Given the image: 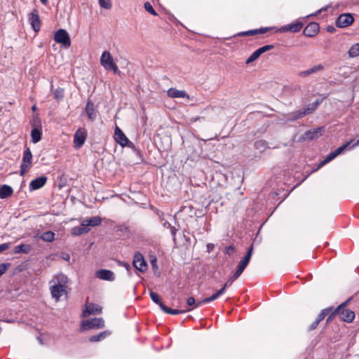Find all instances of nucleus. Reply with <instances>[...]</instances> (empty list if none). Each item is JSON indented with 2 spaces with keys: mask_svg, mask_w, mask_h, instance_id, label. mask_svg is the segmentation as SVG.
Returning a JSON list of instances; mask_svg holds the SVG:
<instances>
[{
  "mask_svg": "<svg viewBox=\"0 0 359 359\" xmlns=\"http://www.w3.org/2000/svg\"><path fill=\"white\" fill-rule=\"evenodd\" d=\"M100 63L107 71H113L115 74H120L118 66L114 62L112 56L108 51H104L101 55Z\"/></svg>",
  "mask_w": 359,
  "mask_h": 359,
  "instance_id": "nucleus-1",
  "label": "nucleus"
},
{
  "mask_svg": "<svg viewBox=\"0 0 359 359\" xmlns=\"http://www.w3.org/2000/svg\"><path fill=\"white\" fill-rule=\"evenodd\" d=\"M104 327V320L102 318H94L83 320L80 326V332L84 330L100 329Z\"/></svg>",
  "mask_w": 359,
  "mask_h": 359,
  "instance_id": "nucleus-2",
  "label": "nucleus"
},
{
  "mask_svg": "<svg viewBox=\"0 0 359 359\" xmlns=\"http://www.w3.org/2000/svg\"><path fill=\"white\" fill-rule=\"evenodd\" d=\"M32 164V154L29 148H26L23 152L22 163L20 164V174L25 175L29 170Z\"/></svg>",
  "mask_w": 359,
  "mask_h": 359,
  "instance_id": "nucleus-3",
  "label": "nucleus"
},
{
  "mask_svg": "<svg viewBox=\"0 0 359 359\" xmlns=\"http://www.w3.org/2000/svg\"><path fill=\"white\" fill-rule=\"evenodd\" d=\"M54 40L62 45L65 48H69L71 39L69 33L64 29H59L55 32Z\"/></svg>",
  "mask_w": 359,
  "mask_h": 359,
  "instance_id": "nucleus-4",
  "label": "nucleus"
},
{
  "mask_svg": "<svg viewBox=\"0 0 359 359\" xmlns=\"http://www.w3.org/2000/svg\"><path fill=\"white\" fill-rule=\"evenodd\" d=\"M304 23L302 19L299 18L293 21L292 23L282 26L280 27L277 32L280 33L284 32H291V33H297L300 32V30L303 28Z\"/></svg>",
  "mask_w": 359,
  "mask_h": 359,
  "instance_id": "nucleus-5",
  "label": "nucleus"
},
{
  "mask_svg": "<svg viewBox=\"0 0 359 359\" xmlns=\"http://www.w3.org/2000/svg\"><path fill=\"white\" fill-rule=\"evenodd\" d=\"M354 22V17L352 13H346L339 15L336 20L335 25L337 27L345 28L351 25Z\"/></svg>",
  "mask_w": 359,
  "mask_h": 359,
  "instance_id": "nucleus-6",
  "label": "nucleus"
},
{
  "mask_svg": "<svg viewBox=\"0 0 359 359\" xmlns=\"http://www.w3.org/2000/svg\"><path fill=\"white\" fill-rule=\"evenodd\" d=\"M87 138V131L84 128H79L74 135V147L80 149L85 143Z\"/></svg>",
  "mask_w": 359,
  "mask_h": 359,
  "instance_id": "nucleus-7",
  "label": "nucleus"
},
{
  "mask_svg": "<svg viewBox=\"0 0 359 359\" xmlns=\"http://www.w3.org/2000/svg\"><path fill=\"white\" fill-rule=\"evenodd\" d=\"M133 266L142 273H144L147 270V264L141 252H136L135 253L133 260Z\"/></svg>",
  "mask_w": 359,
  "mask_h": 359,
  "instance_id": "nucleus-8",
  "label": "nucleus"
},
{
  "mask_svg": "<svg viewBox=\"0 0 359 359\" xmlns=\"http://www.w3.org/2000/svg\"><path fill=\"white\" fill-rule=\"evenodd\" d=\"M325 132V126L318 127L316 128L306 131L301 137L302 140L311 141L316 140L323 135Z\"/></svg>",
  "mask_w": 359,
  "mask_h": 359,
  "instance_id": "nucleus-9",
  "label": "nucleus"
},
{
  "mask_svg": "<svg viewBox=\"0 0 359 359\" xmlns=\"http://www.w3.org/2000/svg\"><path fill=\"white\" fill-rule=\"evenodd\" d=\"M28 20L34 31L35 32H38L41 29V20L38 9H33V11L28 15Z\"/></svg>",
  "mask_w": 359,
  "mask_h": 359,
  "instance_id": "nucleus-10",
  "label": "nucleus"
},
{
  "mask_svg": "<svg viewBox=\"0 0 359 359\" xmlns=\"http://www.w3.org/2000/svg\"><path fill=\"white\" fill-rule=\"evenodd\" d=\"M274 47L275 46L273 44L265 45L264 46L260 47L259 48L257 49L252 53V55L246 60L245 63L248 65L254 62L255 60L258 59L262 54L268 50H272Z\"/></svg>",
  "mask_w": 359,
  "mask_h": 359,
  "instance_id": "nucleus-11",
  "label": "nucleus"
},
{
  "mask_svg": "<svg viewBox=\"0 0 359 359\" xmlns=\"http://www.w3.org/2000/svg\"><path fill=\"white\" fill-rule=\"evenodd\" d=\"M320 31V25L316 22H309L304 29L303 34L306 37L313 38Z\"/></svg>",
  "mask_w": 359,
  "mask_h": 359,
  "instance_id": "nucleus-12",
  "label": "nucleus"
},
{
  "mask_svg": "<svg viewBox=\"0 0 359 359\" xmlns=\"http://www.w3.org/2000/svg\"><path fill=\"white\" fill-rule=\"evenodd\" d=\"M48 177L45 175L32 180L29 185V191H33L43 187L47 182Z\"/></svg>",
  "mask_w": 359,
  "mask_h": 359,
  "instance_id": "nucleus-13",
  "label": "nucleus"
},
{
  "mask_svg": "<svg viewBox=\"0 0 359 359\" xmlns=\"http://www.w3.org/2000/svg\"><path fill=\"white\" fill-rule=\"evenodd\" d=\"M339 316L342 321L350 323L355 319V314L353 311L344 309L339 312Z\"/></svg>",
  "mask_w": 359,
  "mask_h": 359,
  "instance_id": "nucleus-14",
  "label": "nucleus"
},
{
  "mask_svg": "<svg viewBox=\"0 0 359 359\" xmlns=\"http://www.w3.org/2000/svg\"><path fill=\"white\" fill-rule=\"evenodd\" d=\"M85 111L90 121H94L96 119L97 111L95 108L94 103L90 99L87 101Z\"/></svg>",
  "mask_w": 359,
  "mask_h": 359,
  "instance_id": "nucleus-15",
  "label": "nucleus"
},
{
  "mask_svg": "<svg viewBox=\"0 0 359 359\" xmlns=\"http://www.w3.org/2000/svg\"><path fill=\"white\" fill-rule=\"evenodd\" d=\"M114 138L116 142L123 147H126V144L128 143V138L118 127H116L115 129Z\"/></svg>",
  "mask_w": 359,
  "mask_h": 359,
  "instance_id": "nucleus-16",
  "label": "nucleus"
},
{
  "mask_svg": "<svg viewBox=\"0 0 359 359\" xmlns=\"http://www.w3.org/2000/svg\"><path fill=\"white\" fill-rule=\"evenodd\" d=\"M102 311V308L94 303H90L86 306V309L83 311L82 316L86 317L90 315L100 313Z\"/></svg>",
  "mask_w": 359,
  "mask_h": 359,
  "instance_id": "nucleus-17",
  "label": "nucleus"
},
{
  "mask_svg": "<svg viewBox=\"0 0 359 359\" xmlns=\"http://www.w3.org/2000/svg\"><path fill=\"white\" fill-rule=\"evenodd\" d=\"M97 277L101 280L114 281L115 280L114 273L108 269H100L97 271Z\"/></svg>",
  "mask_w": 359,
  "mask_h": 359,
  "instance_id": "nucleus-18",
  "label": "nucleus"
},
{
  "mask_svg": "<svg viewBox=\"0 0 359 359\" xmlns=\"http://www.w3.org/2000/svg\"><path fill=\"white\" fill-rule=\"evenodd\" d=\"M168 95L170 97H182L187 98L188 100L190 99L189 95L186 93L185 90H177L174 88H170L168 90Z\"/></svg>",
  "mask_w": 359,
  "mask_h": 359,
  "instance_id": "nucleus-19",
  "label": "nucleus"
},
{
  "mask_svg": "<svg viewBox=\"0 0 359 359\" xmlns=\"http://www.w3.org/2000/svg\"><path fill=\"white\" fill-rule=\"evenodd\" d=\"M309 114V112L307 111L306 110V109L297 110L295 111L290 113L288 115L287 120L289 121H294L302 118Z\"/></svg>",
  "mask_w": 359,
  "mask_h": 359,
  "instance_id": "nucleus-20",
  "label": "nucleus"
},
{
  "mask_svg": "<svg viewBox=\"0 0 359 359\" xmlns=\"http://www.w3.org/2000/svg\"><path fill=\"white\" fill-rule=\"evenodd\" d=\"M102 218L100 216L93 217L90 219H83L81 222L82 226H86L87 227L97 226L102 223Z\"/></svg>",
  "mask_w": 359,
  "mask_h": 359,
  "instance_id": "nucleus-21",
  "label": "nucleus"
},
{
  "mask_svg": "<svg viewBox=\"0 0 359 359\" xmlns=\"http://www.w3.org/2000/svg\"><path fill=\"white\" fill-rule=\"evenodd\" d=\"M13 194V189L7 184H0V198L6 199Z\"/></svg>",
  "mask_w": 359,
  "mask_h": 359,
  "instance_id": "nucleus-22",
  "label": "nucleus"
},
{
  "mask_svg": "<svg viewBox=\"0 0 359 359\" xmlns=\"http://www.w3.org/2000/svg\"><path fill=\"white\" fill-rule=\"evenodd\" d=\"M111 334V332L109 330H104L102 332H100L98 334L93 335L88 338V341L90 342L94 343V342H98L100 341H102L107 337H109Z\"/></svg>",
  "mask_w": 359,
  "mask_h": 359,
  "instance_id": "nucleus-23",
  "label": "nucleus"
},
{
  "mask_svg": "<svg viewBox=\"0 0 359 359\" xmlns=\"http://www.w3.org/2000/svg\"><path fill=\"white\" fill-rule=\"evenodd\" d=\"M65 286L62 284L54 285L50 287V292L53 297L59 298L62 295Z\"/></svg>",
  "mask_w": 359,
  "mask_h": 359,
  "instance_id": "nucleus-24",
  "label": "nucleus"
},
{
  "mask_svg": "<svg viewBox=\"0 0 359 359\" xmlns=\"http://www.w3.org/2000/svg\"><path fill=\"white\" fill-rule=\"evenodd\" d=\"M161 310L165 313L171 314V315H178L181 313H184L185 312H189L193 310V308H188L185 310H180V309H173L169 308L166 305L161 306Z\"/></svg>",
  "mask_w": 359,
  "mask_h": 359,
  "instance_id": "nucleus-25",
  "label": "nucleus"
},
{
  "mask_svg": "<svg viewBox=\"0 0 359 359\" xmlns=\"http://www.w3.org/2000/svg\"><path fill=\"white\" fill-rule=\"evenodd\" d=\"M323 69H324V66L323 65L320 64L318 65H315L307 70L301 72L299 73V76H304V77L308 76L312 74L316 73V72L323 70Z\"/></svg>",
  "mask_w": 359,
  "mask_h": 359,
  "instance_id": "nucleus-26",
  "label": "nucleus"
},
{
  "mask_svg": "<svg viewBox=\"0 0 359 359\" xmlns=\"http://www.w3.org/2000/svg\"><path fill=\"white\" fill-rule=\"evenodd\" d=\"M90 231L89 227L86 226H76L72 229V234L74 236H81L83 233H87Z\"/></svg>",
  "mask_w": 359,
  "mask_h": 359,
  "instance_id": "nucleus-27",
  "label": "nucleus"
},
{
  "mask_svg": "<svg viewBox=\"0 0 359 359\" xmlns=\"http://www.w3.org/2000/svg\"><path fill=\"white\" fill-rule=\"evenodd\" d=\"M31 245L22 243L14 248L13 252L15 254L25 253L27 254L32 250Z\"/></svg>",
  "mask_w": 359,
  "mask_h": 359,
  "instance_id": "nucleus-28",
  "label": "nucleus"
},
{
  "mask_svg": "<svg viewBox=\"0 0 359 359\" xmlns=\"http://www.w3.org/2000/svg\"><path fill=\"white\" fill-rule=\"evenodd\" d=\"M32 142L36 144L41 141L42 138V128H32L31 131Z\"/></svg>",
  "mask_w": 359,
  "mask_h": 359,
  "instance_id": "nucleus-29",
  "label": "nucleus"
},
{
  "mask_svg": "<svg viewBox=\"0 0 359 359\" xmlns=\"http://www.w3.org/2000/svg\"><path fill=\"white\" fill-rule=\"evenodd\" d=\"M337 157L334 151H332L330 152L325 159H323V161H321L317 168L313 170V171H316L317 170H318L319 168H320L321 167H323V165H325V164H327V163L330 162L331 161H332L334 158H335Z\"/></svg>",
  "mask_w": 359,
  "mask_h": 359,
  "instance_id": "nucleus-30",
  "label": "nucleus"
},
{
  "mask_svg": "<svg viewBox=\"0 0 359 359\" xmlns=\"http://www.w3.org/2000/svg\"><path fill=\"white\" fill-rule=\"evenodd\" d=\"M29 124L33 128H42L41 121L38 114L32 116V118L29 121Z\"/></svg>",
  "mask_w": 359,
  "mask_h": 359,
  "instance_id": "nucleus-31",
  "label": "nucleus"
},
{
  "mask_svg": "<svg viewBox=\"0 0 359 359\" xmlns=\"http://www.w3.org/2000/svg\"><path fill=\"white\" fill-rule=\"evenodd\" d=\"M149 294L152 302L158 304L161 309L162 306H165V304L161 302V297L156 292H154L152 290H150Z\"/></svg>",
  "mask_w": 359,
  "mask_h": 359,
  "instance_id": "nucleus-32",
  "label": "nucleus"
},
{
  "mask_svg": "<svg viewBox=\"0 0 359 359\" xmlns=\"http://www.w3.org/2000/svg\"><path fill=\"white\" fill-rule=\"evenodd\" d=\"M348 54L352 58L359 56V43L352 45L348 51Z\"/></svg>",
  "mask_w": 359,
  "mask_h": 359,
  "instance_id": "nucleus-33",
  "label": "nucleus"
},
{
  "mask_svg": "<svg viewBox=\"0 0 359 359\" xmlns=\"http://www.w3.org/2000/svg\"><path fill=\"white\" fill-rule=\"evenodd\" d=\"M253 249H254L253 243H252L251 245L248 248L245 256L241 259V261L243 262H244L245 264H246L247 265H248L250 262V259H251V257H252V255L253 253Z\"/></svg>",
  "mask_w": 359,
  "mask_h": 359,
  "instance_id": "nucleus-34",
  "label": "nucleus"
},
{
  "mask_svg": "<svg viewBox=\"0 0 359 359\" xmlns=\"http://www.w3.org/2000/svg\"><path fill=\"white\" fill-rule=\"evenodd\" d=\"M40 238L46 242H52L55 238V233L52 231H47L42 233Z\"/></svg>",
  "mask_w": 359,
  "mask_h": 359,
  "instance_id": "nucleus-35",
  "label": "nucleus"
},
{
  "mask_svg": "<svg viewBox=\"0 0 359 359\" xmlns=\"http://www.w3.org/2000/svg\"><path fill=\"white\" fill-rule=\"evenodd\" d=\"M333 310V306H329L321 310L320 313L318 314L316 320L320 323L322 320L325 319V318L330 313L331 311Z\"/></svg>",
  "mask_w": 359,
  "mask_h": 359,
  "instance_id": "nucleus-36",
  "label": "nucleus"
},
{
  "mask_svg": "<svg viewBox=\"0 0 359 359\" xmlns=\"http://www.w3.org/2000/svg\"><path fill=\"white\" fill-rule=\"evenodd\" d=\"M322 101H323V99L316 100L313 103L309 104V106L306 108H305L306 110L309 112V114H311L321 104Z\"/></svg>",
  "mask_w": 359,
  "mask_h": 359,
  "instance_id": "nucleus-37",
  "label": "nucleus"
},
{
  "mask_svg": "<svg viewBox=\"0 0 359 359\" xmlns=\"http://www.w3.org/2000/svg\"><path fill=\"white\" fill-rule=\"evenodd\" d=\"M247 264L243 262L241 260L238 262V264L236 267V270L234 272L235 276L240 277V276L243 273L245 268L247 267Z\"/></svg>",
  "mask_w": 359,
  "mask_h": 359,
  "instance_id": "nucleus-38",
  "label": "nucleus"
},
{
  "mask_svg": "<svg viewBox=\"0 0 359 359\" xmlns=\"http://www.w3.org/2000/svg\"><path fill=\"white\" fill-rule=\"evenodd\" d=\"M339 311L337 308L334 309L330 311V313L327 315V318H326V325L330 323L334 318L336 316H339Z\"/></svg>",
  "mask_w": 359,
  "mask_h": 359,
  "instance_id": "nucleus-39",
  "label": "nucleus"
},
{
  "mask_svg": "<svg viewBox=\"0 0 359 359\" xmlns=\"http://www.w3.org/2000/svg\"><path fill=\"white\" fill-rule=\"evenodd\" d=\"M53 97L57 100H60L64 97V89L62 88H57L53 92Z\"/></svg>",
  "mask_w": 359,
  "mask_h": 359,
  "instance_id": "nucleus-40",
  "label": "nucleus"
},
{
  "mask_svg": "<svg viewBox=\"0 0 359 359\" xmlns=\"http://www.w3.org/2000/svg\"><path fill=\"white\" fill-rule=\"evenodd\" d=\"M353 141V140H351L349 142H346L345 144H344L343 145L339 147L337 149H335L334 151L336 156H337L339 154H341L351 144V143Z\"/></svg>",
  "mask_w": 359,
  "mask_h": 359,
  "instance_id": "nucleus-41",
  "label": "nucleus"
},
{
  "mask_svg": "<svg viewBox=\"0 0 359 359\" xmlns=\"http://www.w3.org/2000/svg\"><path fill=\"white\" fill-rule=\"evenodd\" d=\"M267 142L263 140H257L255 142V147L257 149L264 150L267 147Z\"/></svg>",
  "mask_w": 359,
  "mask_h": 359,
  "instance_id": "nucleus-42",
  "label": "nucleus"
},
{
  "mask_svg": "<svg viewBox=\"0 0 359 359\" xmlns=\"http://www.w3.org/2000/svg\"><path fill=\"white\" fill-rule=\"evenodd\" d=\"M144 9L149 13L151 15L157 16L158 13L156 12L154 8H153L152 5L150 4V2L147 1L144 4Z\"/></svg>",
  "mask_w": 359,
  "mask_h": 359,
  "instance_id": "nucleus-43",
  "label": "nucleus"
},
{
  "mask_svg": "<svg viewBox=\"0 0 359 359\" xmlns=\"http://www.w3.org/2000/svg\"><path fill=\"white\" fill-rule=\"evenodd\" d=\"M99 5L104 9H110L112 6L111 0H98Z\"/></svg>",
  "mask_w": 359,
  "mask_h": 359,
  "instance_id": "nucleus-44",
  "label": "nucleus"
},
{
  "mask_svg": "<svg viewBox=\"0 0 359 359\" xmlns=\"http://www.w3.org/2000/svg\"><path fill=\"white\" fill-rule=\"evenodd\" d=\"M11 264L9 262H4L0 264V277L6 273V271L11 267Z\"/></svg>",
  "mask_w": 359,
  "mask_h": 359,
  "instance_id": "nucleus-45",
  "label": "nucleus"
},
{
  "mask_svg": "<svg viewBox=\"0 0 359 359\" xmlns=\"http://www.w3.org/2000/svg\"><path fill=\"white\" fill-rule=\"evenodd\" d=\"M274 29L273 27H261L259 29H255V35L256 34H264L269 31L272 30Z\"/></svg>",
  "mask_w": 359,
  "mask_h": 359,
  "instance_id": "nucleus-46",
  "label": "nucleus"
},
{
  "mask_svg": "<svg viewBox=\"0 0 359 359\" xmlns=\"http://www.w3.org/2000/svg\"><path fill=\"white\" fill-rule=\"evenodd\" d=\"M238 278V277L235 276L234 274H233L229 278L226 280V282L223 285V286L226 288L230 287L233 283Z\"/></svg>",
  "mask_w": 359,
  "mask_h": 359,
  "instance_id": "nucleus-47",
  "label": "nucleus"
},
{
  "mask_svg": "<svg viewBox=\"0 0 359 359\" xmlns=\"http://www.w3.org/2000/svg\"><path fill=\"white\" fill-rule=\"evenodd\" d=\"M150 208L156 214L161 222L164 220V213L161 210L154 206H151Z\"/></svg>",
  "mask_w": 359,
  "mask_h": 359,
  "instance_id": "nucleus-48",
  "label": "nucleus"
},
{
  "mask_svg": "<svg viewBox=\"0 0 359 359\" xmlns=\"http://www.w3.org/2000/svg\"><path fill=\"white\" fill-rule=\"evenodd\" d=\"M255 29H251L245 32H241L236 34L238 36H255Z\"/></svg>",
  "mask_w": 359,
  "mask_h": 359,
  "instance_id": "nucleus-49",
  "label": "nucleus"
},
{
  "mask_svg": "<svg viewBox=\"0 0 359 359\" xmlns=\"http://www.w3.org/2000/svg\"><path fill=\"white\" fill-rule=\"evenodd\" d=\"M353 299V297H349L348 299H347L345 302H344L343 303L340 304L337 308L338 309V310L339 311H341V310L346 309V307L348 305V304L351 302V301Z\"/></svg>",
  "mask_w": 359,
  "mask_h": 359,
  "instance_id": "nucleus-50",
  "label": "nucleus"
},
{
  "mask_svg": "<svg viewBox=\"0 0 359 359\" xmlns=\"http://www.w3.org/2000/svg\"><path fill=\"white\" fill-rule=\"evenodd\" d=\"M117 263H118V266L125 267L126 271L130 274L131 266H130V264L129 263L125 262H122V261H118Z\"/></svg>",
  "mask_w": 359,
  "mask_h": 359,
  "instance_id": "nucleus-51",
  "label": "nucleus"
},
{
  "mask_svg": "<svg viewBox=\"0 0 359 359\" xmlns=\"http://www.w3.org/2000/svg\"><path fill=\"white\" fill-rule=\"evenodd\" d=\"M236 251L235 246L233 245H231L225 248V254L231 256Z\"/></svg>",
  "mask_w": 359,
  "mask_h": 359,
  "instance_id": "nucleus-52",
  "label": "nucleus"
},
{
  "mask_svg": "<svg viewBox=\"0 0 359 359\" xmlns=\"http://www.w3.org/2000/svg\"><path fill=\"white\" fill-rule=\"evenodd\" d=\"M187 306H191V308H193V309L194 308H196V299H195V298L194 297H189L187 299Z\"/></svg>",
  "mask_w": 359,
  "mask_h": 359,
  "instance_id": "nucleus-53",
  "label": "nucleus"
},
{
  "mask_svg": "<svg viewBox=\"0 0 359 359\" xmlns=\"http://www.w3.org/2000/svg\"><path fill=\"white\" fill-rule=\"evenodd\" d=\"M117 231H121V232H123V233H130L129 227L128 226L124 225V224L118 226H117Z\"/></svg>",
  "mask_w": 359,
  "mask_h": 359,
  "instance_id": "nucleus-54",
  "label": "nucleus"
},
{
  "mask_svg": "<svg viewBox=\"0 0 359 359\" xmlns=\"http://www.w3.org/2000/svg\"><path fill=\"white\" fill-rule=\"evenodd\" d=\"M319 322L316 319L314 322H313L309 327H308L307 330L309 332L313 331L317 328V327L319 325Z\"/></svg>",
  "mask_w": 359,
  "mask_h": 359,
  "instance_id": "nucleus-55",
  "label": "nucleus"
},
{
  "mask_svg": "<svg viewBox=\"0 0 359 359\" xmlns=\"http://www.w3.org/2000/svg\"><path fill=\"white\" fill-rule=\"evenodd\" d=\"M169 229L170 230V233L172 236V240H173L174 243H176V233L177 231V229L173 226Z\"/></svg>",
  "mask_w": 359,
  "mask_h": 359,
  "instance_id": "nucleus-56",
  "label": "nucleus"
},
{
  "mask_svg": "<svg viewBox=\"0 0 359 359\" xmlns=\"http://www.w3.org/2000/svg\"><path fill=\"white\" fill-rule=\"evenodd\" d=\"M10 243H5L0 245V253L10 248Z\"/></svg>",
  "mask_w": 359,
  "mask_h": 359,
  "instance_id": "nucleus-57",
  "label": "nucleus"
},
{
  "mask_svg": "<svg viewBox=\"0 0 359 359\" xmlns=\"http://www.w3.org/2000/svg\"><path fill=\"white\" fill-rule=\"evenodd\" d=\"M327 6H325V7H323L320 9H319L318 11H316V13H313V14H311V15H309L308 16H306V18H309V17H311V16H316L317 15L320 14V13H322L323 11H327Z\"/></svg>",
  "mask_w": 359,
  "mask_h": 359,
  "instance_id": "nucleus-58",
  "label": "nucleus"
},
{
  "mask_svg": "<svg viewBox=\"0 0 359 359\" xmlns=\"http://www.w3.org/2000/svg\"><path fill=\"white\" fill-rule=\"evenodd\" d=\"M67 277L65 276L64 274H60V277L58 278V283L59 284H61V283H65L67 282Z\"/></svg>",
  "mask_w": 359,
  "mask_h": 359,
  "instance_id": "nucleus-59",
  "label": "nucleus"
},
{
  "mask_svg": "<svg viewBox=\"0 0 359 359\" xmlns=\"http://www.w3.org/2000/svg\"><path fill=\"white\" fill-rule=\"evenodd\" d=\"M326 30L330 33H334L336 32V28L332 25H328L326 27Z\"/></svg>",
  "mask_w": 359,
  "mask_h": 359,
  "instance_id": "nucleus-60",
  "label": "nucleus"
},
{
  "mask_svg": "<svg viewBox=\"0 0 359 359\" xmlns=\"http://www.w3.org/2000/svg\"><path fill=\"white\" fill-rule=\"evenodd\" d=\"M162 225L163 226V227L165 228H167V229H170L172 226L168 222L166 221L165 219L162 222Z\"/></svg>",
  "mask_w": 359,
  "mask_h": 359,
  "instance_id": "nucleus-61",
  "label": "nucleus"
},
{
  "mask_svg": "<svg viewBox=\"0 0 359 359\" xmlns=\"http://www.w3.org/2000/svg\"><path fill=\"white\" fill-rule=\"evenodd\" d=\"M126 147H128L131 148L133 149L137 150V149L135 148V144L132 142H130L129 140H128V143L126 144Z\"/></svg>",
  "mask_w": 359,
  "mask_h": 359,
  "instance_id": "nucleus-62",
  "label": "nucleus"
},
{
  "mask_svg": "<svg viewBox=\"0 0 359 359\" xmlns=\"http://www.w3.org/2000/svg\"><path fill=\"white\" fill-rule=\"evenodd\" d=\"M220 295L218 294L217 292H216L215 293H214L212 295H211L210 297V299H211V301H214L215 299H217Z\"/></svg>",
  "mask_w": 359,
  "mask_h": 359,
  "instance_id": "nucleus-63",
  "label": "nucleus"
},
{
  "mask_svg": "<svg viewBox=\"0 0 359 359\" xmlns=\"http://www.w3.org/2000/svg\"><path fill=\"white\" fill-rule=\"evenodd\" d=\"M226 288L224 287V286L222 287V288H220L219 290H217V292H218V294L221 296L222 294H223L225 291H226Z\"/></svg>",
  "mask_w": 359,
  "mask_h": 359,
  "instance_id": "nucleus-64",
  "label": "nucleus"
}]
</instances>
